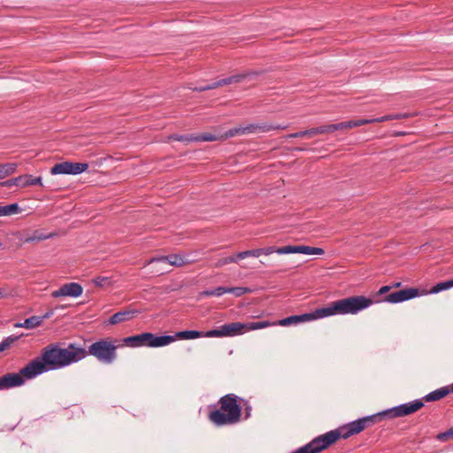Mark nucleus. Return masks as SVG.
I'll return each mask as SVG.
<instances>
[{
    "mask_svg": "<svg viewBox=\"0 0 453 453\" xmlns=\"http://www.w3.org/2000/svg\"><path fill=\"white\" fill-rule=\"evenodd\" d=\"M312 137L314 136V132H313V129L312 128H310V129H307V130H303V131H300V132H296V133H292V134H289L288 135H286L285 137L286 138H302V137Z\"/></svg>",
    "mask_w": 453,
    "mask_h": 453,
    "instance_id": "obj_34",
    "label": "nucleus"
},
{
    "mask_svg": "<svg viewBox=\"0 0 453 453\" xmlns=\"http://www.w3.org/2000/svg\"><path fill=\"white\" fill-rule=\"evenodd\" d=\"M21 211L18 203H11L4 206H0V216H10L17 214Z\"/></svg>",
    "mask_w": 453,
    "mask_h": 453,
    "instance_id": "obj_25",
    "label": "nucleus"
},
{
    "mask_svg": "<svg viewBox=\"0 0 453 453\" xmlns=\"http://www.w3.org/2000/svg\"><path fill=\"white\" fill-rule=\"evenodd\" d=\"M4 296V294L3 292L0 290V298H2Z\"/></svg>",
    "mask_w": 453,
    "mask_h": 453,
    "instance_id": "obj_50",
    "label": "nucleus"
},
{
    "mask_svg": "<svg viewBox=\"0 0 453 453\" xmlns=\"http://www.w3.org/2000/svg\"><path fill=\"white\" fill-rule=\"evenodd\" d=\"M150 333H142L140 334L128 336L123 339V343L128 347L136 348L148 346L150 342Z\"/></svg>",
    "mask_w": 453,
    "mask_h": 453,
    "instance_id": "obj_15",
    "label": "nucleus"
},
{
    "mask_svg": "<svg viewBox=\"0 0 453 453\" xmlns=\"http://www.w3.org/2000/svg\"><path fill=\"white\" fill-rule=\"evenodd\" d=\"M389 120V117H388V115H385L381 118H377V119H366L367 124H370V123H375V122H384V121H388Z\"/></svg>",
    "mask_w": 453,
    "mask_h": 453,
    "instance_id": "obj_43",
    "label": "nucleus"
},
{
    "mask_svg": "<svg viewBox=\"0 0 453 453\" xmlns=\"http://www.w3.org/2000/svg\"><path fill=\"white\" fill-rule=\"evenodd\" d=\"M88 168V164L87 163H78V162H62L56 164L50 170L52 174H79Z\"/></svg>",
    "mask_w": 453,
    "mask_h": 453,
    "instance_id": "obj_9",
    "label": "nucleus"
},
{
    "mask_svg": "<svg viewBox=\"0 0 453 453\" xmlns=\"http://www.w3.org/2000/svg\"><path fill=\"white\" fill-rule=\"evenodd\" d=\"M87 356L86 349L75 343H70L66 348H60L58 344L51 343L42 349L40 357L23 367V372L28 377H36L45 372L76 363Z\"/></svg>",
    "mask_w": 453,
    "mask_h": 453,
    "instance_id": "obj_1",
    "label": "nucleus"
},
{
    "mask_svg": "<svg viewBox=\"0 0 453 453\" xmlns=\"http://www.w3.org/2000/svg\"><path fill=\"white\" fill-rule=\"evenodd\" d=\"M436 438L441 441H447L453 439V427H450L445 432L440 433Z\"/></svg>",
    "mask_w": 453,
    "mask_h": 453,
    "instance_id": "obj_40",
    "label": "nucleus"
},
{
    "mask_svg": "<svg viewBox=\"0 0 453 453\" xmlns=\"http://www.w3.org/2000/svg\"><path fill=\"white\" fill-rule=\"evenodd\" d=\"M260 256H261L260 248L255 249V250L241 251L236 254V257H238L239 259H244L249 257H258Z\"/></svg>",
    "mask_w": 453,
    "mask_h": 453,
    "instance_id": "obj_30",
    "label": "nucleus"
},
{
    "mask_svg": "<svg viewBox=\"0 0 453 453\" xmlns=\"http://www.w3.org/2000/svg\"><path fill=\"white\" fill-rule=\"evenodd\" d=\"M401 286V282L395 283L392 287L393 288H399Z\"/></svg>",
    "mask_w": 453,
    "mask_h": 453,
    "instance_id": "obj_49",
    "label": "nucleus"
},
{
    "mask_svg": "<svg viewBox=\"0 0 453 453\" xmlns=\"http://www.w3.org/2000/svg\"><path fill=\"white\" fill-rule=\"evenodd\" d=\"M233 294L235 296H242V295L246 293H250V289L249 288H243V287H233V288H227L226 287V294Z\"/></svg>",
    "mask_w": 453,
    "mask_h": 453,
    "instance_id": "obj_32",
    "label": "nucleus"
},
{
    "mask_svg": "<svg viewBox=\"0 0 453 453\" xmlns=\"http://www.w3.org/2000/svg\"><path fill=\"white\" fill-rule=\"evenodd\" d=\"M250 407L246 408V418L250 416Z\"/></svg>",
    "mask_w": 453,
    "mask_h": 453,
    "instance_id": "obj_48",
    "label": "nucleus"
},
{
    "mask_svg": "<svg viewBox=\"0 0 453 453\" xmlns=\"http://www.w3.org/2000/svg\"><path fill=\"white\" fill-rule=\"evenodd\" d=\"M449 393H453V383L449 386L442 387L427 394L421 400L423 403L439 401L448 395Z\"/></svg>",
    "mask_w": 453,
    "mask_h": 453,
    "instance_id": "obj_17",
    "label": "nucleus"
},
{
    "mask_svg": "<svg viewBox=\"0 0 453 453\" xmlns=\"http://www.w3.org/2000/svg\"><path fill=\"white\" fill-rule=\"evenodd\" d=\"M391 288H393V287H391V286H383L379 289L377 294L384 295V294L388 293Z\"/></svg>",
    "mask_w": 453,
    "mask_h": 453,
    "instance_id": "obj_44",
    "label": "nucleus"
},
{
    "mask_svg": "<svg viewBox=\"0 0 453 453\" xmlns=\"http://www.w3.org/2000/svg\"><path fill=\"white\" fill-rule=\"evenodd\" d=\"M224 294H226V287H218L214 289H208L200 292V296H221Z\"/></svg>",
    "mask_w": 453,
    "mask_h": 453,
    "instance_id": "obj_28",
    "label": "nucleus"
},
{
    "mask_svg": "<svg viewBox=\"0 0 453 453\" xmlns=\"http://www.w3.org/2000/svg\"><path fill=\"white\" fill-rule=\"evenodd\" d=\"M243 134V131H241L240 127L227 130L223 135L219 136L220 140H226L227 138Z\"/></svg>",
    "mask_w": 453,
    "mask_h": 453,
    "instance_id": "obj_36",
    "label": "nucleus"
},
{
    "mask_svg": "<svg viewBox=\"0 0 453 453\" xmlns=\"http://www.w3.org/2000/svg\"><path fill=\"white\" fill-rule=\"evenodd\" d=\"M34 377H28V375L23 372V368L19 370V372H8L0 377V390L8 389L14 387H19L25 383V380H31Z\"/></svg>",
    "mask_w": 453,
    "mask_h": 453,
    "instance_id": "obj_10",
    "label": "nucleus"
},
{
    "mask_svg": "<svg viewBox=\"0 0 453 453\" xmlns=\"http://www.w3.org/2000/svg\"><path fill=\"white\" fill-rule=\"evenodd\" d=\"M150 342L149 347L157 348L168 345L169 343L176 340V336L173 335H160L157 336L152 333H150Z\"/></svg>",
    "mask_w": 453,
    "mask_h": 453,
    "instance_id": "obj_19",
    "label": "nucleus"
},
{
    "mask_svg": "<svg viewBox=\"0 0 453 453\" xmlns=\"http://www.w3.org/2000/svg\"><path fill=\"white\" fill-rule=\"evenodd\" d=\"M18 164L16 163H5L0 164V179H4L14 173H16Z\"/></svg>",
    "mask_w": 453,
    "mask_h": 453,
    "instance_id": "obj_23",
    "label": "nucleus"
},
{
    "mask_svg": "<svg viewBox=\"0 0 453 453\" xmlns=\"http://www.w3.org/2000/svg\"><path fill=\"white\" fill-rule=\"evenodd\" d=\"M275 323L269 321H257V322H233L222 326L224 336H235L244 334L246 331L257 330L268 327Z\"/></svg>",
    "mask_w": 453,
    "mask_h": 453,
    "instance_id": "obj_8",
    "label": "nucleus"
},
{
    "mask_svg": "<svg viewBox=\"0 0 453 453\" xmlns=\"http://www.w3.org/2000/svg\"><path fill=\"white\" fill-rule=\"evenodd\" d=\"M239 397L234 394L223 395L209 411V420L217 426L234 425L241 420L242 406L238 403Z\"/></svg>",
    "mask_w": 453,
    "mask_h": 453,
    "instance_id": "obj_4",
    "label": "nucleus"
},
{
    "mask_svg": "<svg viewBox=\"0 0 453 453\" xmlns=\"http://www.w3.org/2000/svg\"><path fill=\"white\" fill-rule=\"evenodd\" d=\"M296 150H303L301 148H296Z\"/></svg>",
    "mask_w": 453,
    "mask_h": 453,
    "instance_id": "obj_51",
    "label": "nucleus"
},
{
    "mask_svg": "<svg viewBox=\"0 0 453 453\" xmlns=\"http://www.w3.org/2000/svg\"><path fill=\"white\" fill-rule=\"evenodd\" d=\"M452 287H453V280L439 282L432 288V289L430 290V293L436 294L442 290L449 289Z\"/></svg>",
    "mask_w": 453,
    "mask_h": 453,
    "instance_id": "obj_26",
    "label": "nucleus"
},
{
    "mask_svg": "<svg viewBox=\"0 0 453 453\" xmlns=\"http://www.w3.org/2000/svg\"><path fill=\"white\" fill-rule=\"evenodd\" d=\"M395 116L398 117V119H407V118L411 117V115L409 113H403V114H395Z\"/></svg>",
    "mask_w": 453,
    "mask_h": 453,
    "instance_id": "obj_46",
    "label": "nucleus"
},
{
    "mask_svg": "<svg viewBox=\"0 0 453 453\" xmlns=\"http://www.w3.org/2000/svg\"><path fill=\"white\" fill-rule=\"evenodd\" d=\"M288 128V126H280V125H271L267 123L257 125V124H250L246 127H240L241 131H243V134H250V133H256V132H262L266 133L272 130H277V129H286Z\"/></svg>",
    "mask_w": 453,
    "mask_h": 453,
    "instance_id": "obj_14",
    "label": "nucleus"
},
{
    "mask_svg": "<svg viewBox=\"0 0 453 453\" xmlns=\"http://www.w3.org/2000/svg\"><path fill=\"white\" fill-rule=\"evenodd\" d=\"M138 311L135 310H125L120 311L119 312L114 313L110 319H109V324L111 325H116L121 322H125L127 320L132 319L135 314H137Z\"/></svg>",
    "mask_w": 453,
    "mask_h": 453,
    "instance_id": "obj_18",
    "label": "nucleus"
},
{
    "mask_svg": "<svg viewBox=\"0 0 453 453\" xmlns=\"http://www.w3.org/2000/svg\"><path fill=\"white\" fill-rule=\"evenodd\" d=\"M339 438V433L334 429L314 438L306 445L293 453H319L334 444Z\"/></svg>",
    "mask_w": 453,
    "mask_h": 453,
    "instance_id": "obj_6",
    "label": "nucleus"
},
{
    "mask_svg": "<svg viewBox=\"0 0 453 453\" xmlns=\"http://www.w3.org/2000/svg\"><path fill=\"white\" fill-rule=\"evenodd\" d=\"M53 235L54 234H44L40 233L39 231H35L33 235L28 236L25 239V242H31L34 241H42V240L49 239V238L52 237Z\"/></svg>",
    "mask_w": 453,
    "mask_h": 453,
    "instance_id": "obj_33",
    "label": "nucleus"
},
{
    "mask_svg": "<svg viewBox=\"0 0 453 453\" xmlns=\"http://www.w3.org/2000/svg\"><path fill=\"white\" fill-rule=\"evenodd\" d=\"M261 255H271L273 253L278 254H291V253H301L305 255H323L325 250L321 248L311 247L306 245L292 246L288 245L284 247L269 246L265 248H260Z\"/></svg>",
    "mask_w": 453,
    "mask_h": 453,
    "instance_id": "obj_7",
    "label": "nucleus"
},
{
    "mask_svg": "<svg viewBox=\"0 0 453 453\" xmlns=\"http://www.w3.org/2000/svg\"><path fill=\"white\" fill-rule=\"evenodd\" d=\"M20 178L22 179V181H21L22 188L28 187V186H36V185L42 186L41 177H33L30 174H25V175H20Z\"/></svg>",
    "mask_w": 453,
    "mask_h": 453,
    "instance_id": "obj_24",
    "label": "nucleus"
},
{
    "mask_svg": "<svg viewBox=\"0 0 453 453\" xmlns=\"http://www.w3.org/2000/svg\"><path fill=\"white\" fill-rule=\"evenodd\" d=\"M424 406L422 400H415L411 403H403L391 409L378 412L373 415L363 417L355 421L349 422L335 429L339 433V438L348 439L354 434L361 433L367 427L381 421L384 418H395L412 414Z\"/></svg>",
    "mask_w": 453,
    "mask_h": 453,
    "instance_id": "obj_3",
    "label": "nucleus"
},
{
    "mask_svg": "<svg viewBox=\"0 0 453 453\" xmlns=\"http://www.w3.org/2000/svg\"><path fill=\"white\" fill-rule=\"evenodd\" d=\"M53 313H54L53 310H50L48 312H46L43 316H40V318H43V320H44V319H50L53 315Z\"/></svg>",
    "mask_w": 453,
    "mask_h": 453,
    "instance_id": "obj_45",
    "label": "nucleus"
},
{
    "mask_svg": "<svg viewBox=\"0 0 453 453\" xmlns=\"http://www.w3.org/2000/svg\"><path fill=\"white\" fill-rule=\"evenodd\" d=\"M23 334L20 335H10L6 337L1 343H0V352L4 351L5 349H9L12 343L17 342Z\"/></svg>",
    "mask_w": 453,
    "mask_h": 453,
    "instance_id": "obj_27",
    "label": "nucleus"
},
{
    "mask_svg": "<svg viewBox=\"0 0 453 453\" xmlns=\"http://www.w3.org/2000/svg\"><path fill=\"white\" fill-rule=\"evenodd\" d=\"M83 292V288L76 282H70L62 285L58 289L51 293V296L58 298L62 296L78 297Z\"/></svg>",
    "mask_w": 453,
    "mask_h": 453,
    "instance_id": "obj_12",
    "label": "nucleus"
},
{
    "mask_svg": "<svg viewBox=\"0 0 453 453\" xmlns=\"http://www.w3.org/2000/svg\"><path fill=\"white\" fill-rule=\"evenodd\" d=\"M312 129L314 132V135L334 133V128H333L332 124L323 125V126H319L317 127H312Z\"/></svg>",
    "mask_w": 453,
    "mask_h": 453,
    "instance_id": "obj_35",
    "label": "nucleus"
},
{
    "mask_svg": "<svg viewBox=\"0 0 453 453\" xmlns=\"http://www.w3.org/2000/svg\"><path fill=\"white\" fill-rule=\"evenodd\" d=\"M203 331L185 330L176 333L174 336H176V339L191 340L203 337Z\"/></svg>",
    "mask_w": 453,
    "mask_h": 453,
    "instance_id": "obj_22",
    "label": "nucleus"
},
{
    "mask_svg": "<svg viewBox=\"0 0 453 453\" xmlns=\"http://www.w3.org/2000/svg\"><path fill=\"white\" fill-rule=\"evenodd\" d=\"M93 283L96 287L104 288L111 286L112 280L111 277L97 276L95 279H93Z\"/></svg>",
    "mask_w": 453,
    "mask_h": 453,
    "instance_id": "obj_31",
    "label": "nucleus"
},
{
    "mask_svg": "<svg viewBox=\"0 0 453 453\" xmlns=\"http://www.w3.org/2000/svg\"><path fill=\"white\" fill-rule=\"evenodd\" d=\"M153 262H167L171 265H174V266H177V267L183 266V265H185L186 264L188 263V262L185 261L183 257H181L180 255H177V254H171V255H168V256H162V257H152L149 261V264L153 263Z\"/></svg>",
    "mask_w": 453,
    "mask_h": 453,
    "instance_id": "obj_16",
    "label": "nucleus"
},
{
    "mask_svg": "<svg viewBox=\"0 0 453 453\" xmlns=\"http://www.w3.org/2000/svg\"><path fill=\"white\" fill-rule=\"evenodd\" d=\"M203 337H225L223 334L222 326L218 329H212L207 332H203Z\"/></svg>",
    "mask_w": 453,
    "mask_h": 453,
    "instance_id": "obj_38",
    "label": "nucleus"
},
{
    "mask_svg": "<svg viewBox=\"0 0 453 453\" xmlns=\"http://www.w3.org/2000/svg\"><path fill=\"white\" fill-rule=\"evenodd\" d=\"M262 73H264V71H262V70H260V71H246V72H243L239 74H235V75H232V76H229V77L224 78V79H220L219 85H221V87H222V86H226V85H230L232 83H239L247 78L257 77V76L261 75Z\"/></svg>",
    "mask_w": 453,
    "mask_h": 453,
    "instance_id": "obj_13",
    "label": "nucleus"
},
{
    "mask_svg": "<svg viewBox=\"0 0 453 453\" xmlns=\"http://www.w3.org/2000/svg\"><path fill=\"white\" fill-rule=\"evenodd\" d=\"M21 181H22V179L20 178V176H18L16 178L0 182V187H8V188L12 187V186L21 187Z\"/></svg>",
    "mask_w": 453,
    "mask_h": 453,
    "instance_id": "obj_37",
    "label": "nucleus"
},
{
    "mask_svg": "<svg viewBox=\"0 0 453 453\" xmlns=\"http://www.w3.org/2000/svg\"><path fill=\"white\" fill-rule=\"evenodd\" d=\"M194 137H195V135H193V134H190V135L172 134L169 138L175 140V141L190 142H196Z\"/></svg>",
    "mask_w": 453,
    "mask_h": 453,
    "instance_id": "obj_41",
    "label": "nucleus"
},
{
    "mask_svg": "<svg viewBox=\"0 0 453 453\" xmlns=\"http://www.w3.org/2000/svg\"><path fill=\"white\" fill-rule=\"evenodd\" d=\"M43 322V318H40V316H32L28 319H26L24 322H17L14 324V326L24 327L27 329H34L40 326Z\"/></svg>",
    "mask_w": 453,
    "mask_h": 453,
    "instance_id": "obj_21",
    "label": "nucleus"
},
{
    "mask_svg": "<svg viewBox=\"0 0 453 453\" xmlns=\"http://www.w3.org/2000/svg\"><path fill=\"white\" fill-rule=\"evenodd\" d=\"M117 348L111 341L104 339L92 343L87 352L102 363L111 364L117 357Z\"/></svg>",
    "mask_w": 453,
    "mask_h": 453,
    "instance_id": "obj_5",
    "label": "nucleus"
},
{
    "mask_svg": "<svg viewBox=\"0 0 453 453\" xmlns=\"http://www.w3.org/2000/svg\"><path fill=\"white\" fill-rule=\"evenodd\" d=\"M194 139L196 142H214L220 140L219 136H217L211 133H202L200 134L195 135Z\"/></svg>",
    "mask_w": 453,
    "mask_h": 453,
    "instance_id": "obj_29",
    "label": "nucleus"
},
{
    "mask_svg": "<svg viewBox=\"0 0 453 453\" xmlns=\"http://www.w3.org/2000/svg\"><path fill=\"white\" fill-rule=\"evenodd\" d=\"M388 117H389V120L398 119V117L395 116V114H390V115H388Z\"/></svg>",
    "mask_w": 453,
    "mask_h": 453,
    "instance_id": "obj_47",
    "label": "nucleus"
},
{
    "mask_svg": "<svg viewBox=\"0 0 453 453\" xmlns=\"http://www.w3.org/2000/svg\"><path fill=\"white\" fill-rule=\"evenodd\" d=\"M368 121H366V119H357V120H349L344 122H340L336 124H332L334 132L338 130H345V129H350L354 127H357L363 125H366Z\"/></svg>",
    "mask_w": 453,
    "mask_h": 453,
    "instance_id": "obj_20",
    "label": "nucleus"
},
{
    "mask_svg": "<svg viewBox=\"0 0 453 453\" xmlns=\"http://www.w3.org/2000/svg\"><path fill=\"white\" fill-rule=\"evenodd\" d=\"M420 295L418 288H410L393 292L385 296L384 301L391 303H397L417 297Z\"/></svg>",
    "mask_w": 453,
    "mask_h": 453,
    "instance_id": "obj_11",
    "label": "nucleus"
},
{
    "mask_svg": "<svg viewBox=\"0 0 453 453\" xmlns=\"http://www.w3.org/2000/svg\"><path fill=\"white\" fill-rule=\"evenodd\" d=\"M373 303L372 299L364 296H352L330 303L328 305L316 309L310 313L293 315L282 319L278 324L288 326L293 324L307 322L337 314H357Z\"/></svg>",
    "mask_w": 453,
    "mask_h": 453,
    "instance_id": "obj_2",
    "label": "nucleus"
},
{
    "mask_svg": "<svg viewBox=\"0 0 453 453\" xmlns=\"http://www.w3.org/2000/svg\"><path fill=\"white\" fill-rule=\"evenodd\" d=\"M219 87H221V85H219V80L218 81L209 83V84H207L205 86L195 88H193V90L194 91H198V92H203V91H206V90L214 89V88H217Z\"/></svg>",
    "mask_w": 453,
    "mask_h": 453,
    "instance_id": "obj_39",
    "label": "nucleus"
},
{
    "mask_svg": "<svg viewBox=\"0 0 453 453\" xmlns=\"http://www.w3.org/2000/svg\"><path fill=\"white\" fill-rule=\"evenodd\" d=\"M238 259L239 258L236 257V255L235 256L226 257H223V258H220L217 262L216 266L217 267H220V266H223V265L230 264V263H236Z\"/></svg>",
    "mask_w": 453,
    "mask_h": 453,
    "instance_id": "obj_42",
    "label": "nucleus"
}]
</instances>
